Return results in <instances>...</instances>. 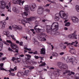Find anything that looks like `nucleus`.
I'll list each match as a JSON object with an SVG mask.
<instances>
[{"label":"nucleus","instance_id":"nucleus-1","mask_svg":"<svg viewBox=\"0 0 79 79\" xmlns=\"http://www.w3.org/2000/svg\"><path fill=\"white\" fill-rule=\"evenodd\" d=\"M59 27V25H58V23L56 22H54L52 23L51 28H50V27H48L47 28L46 31L48 33H50L51 31H53L55 32L58 30V27Z\"/></svg>","mask_w":79,"mask_h":79},{"label":"nucleus","instance_id":"nucleus-2","mask_svg":"<svg viewBox=\"0 0 79 79\" xmlns=\"http://www.w3.org/2000/svg\"><path fill=\"white\" fill-rule=\"evenodd\" d=\"M58 66L60 68H61V70L65 71L63 73V74L64 75L66 74H67V73H70V71L68 70V65L67 64H64L63 63L60 62L58 63Z\"/></svg>","mask_w":79,"mask_h":79},{"label":"nucleus","instance_id":"nucleus-3","mask_svg":"<svg viewBox=\"0 0 79 79\" xmlns=\"http://www.w3.org/2000/svg\"><path fill=\"white\" fill-rule=\"evenodd\" d=\"M25 10L26 12H23L22 14L23 16H27L28 14H30V11H29V6L26 5L25 7Z\"/></svg>","mask_w":79,"mask_h":79},{"label":"nucleus","instance_id":"nucleus-4","mask_svg":"<svg viewBox=\"0 0 79 79\" xmlns=\"http://www.w3.org/2000/svg\"><path fill=\"white\" fill-rule=\"evenodd\" d=\"M66 61H67V63H68V61L70 63H72L73 65H76V64H77V60L76 59H73L72 58H71L70 59H67V60H66Z\"/></svg>","mask_w":79,"mask_h":79},{"label":"nucleus","instance_id":"nucleus-5","mask_svg":"<svg viewBox=\"0 0 79 79\" xmlns=\"http://www.w3.org/2000/svg\"><path fill=\"white\" fill-rule=\"evenodd\" d=\"M59 14H60V16L62 19H68V14L64 13V11H61L60 12Z\"/></svg>","mask_w":79,"mask_h":79},{"label":"nucleus","instance_id":"nucleus-6","mask_svg":"<svg viewBox=\"0 0 79 79\" xmlns=\"http://www.w3.org/2000/svg\"><path fill=\"white\" fill-rule=\"evenodd\" d=\"M6 42H7V43H9V44H11V48H12V49H15V48H18V46H17L16 45L14 44V43H12V42H11V40H6Z\"/></svg>","mask_w":79,"mask_h":79},{"label":"nucleus","instance_id":"nucleus-7","mask_svg":"<svg viewBox=\"0 0 79 79\" xmlns=\"http://www.w3.org/2000/svg\"><path fill=\"white\" fill-rule=\"evenodd\" d=\"M37 5L35 4H31L30 5V9L32 11H34Z\"/></svg>","mask_w":79,"mask_h":79},{"label":"nucleus","instance_id":"nucleus-8","mask_svg":"<svg viewBox=\"0 0 79 79\" xmlns=\"http://www.w3.org/2000/svg\"><path fill=\"white\" fill-rule=\"evenodd\" d=\"M37 26H38V25H36L34 27V29L36 31L37 33H42V29H40L39 28H36Z\"/></svg>","mask_w":79,"mask_h":79},{"label":"nucleus","instance_id":"nucleus-9","mask_svg":"<svg viewBox=\"0 0 79 79\" xmlns=\"http://www.w3.org/2000/svg\"><path fill=\"white\" fill-rule=\"evenodd\" d=\"M25 55L27 57V58L26 57V58L25 59L26 61L24 62V64H27V60L28 61H29V60H30V59H31V56L29 54H26Z\"/></svg>","mask_w":79,"mask_h":79},{"label":"nucleus","instance_id":"nucleus-10","mask_svg":"<svg viewBox=\"0 0 79 79\" xmlns=\"http://www.w3.org/2000/svg\"><path fill=\"white\" fill-rule=\"evenodd\" d=\"M12 27L14 29H19V30H21L22 29V27L21 26H17L16 25H14L12 26Z\"/></svg>","mask_w":79,"mask_h":79},{"label":"nucleus","instance_id":"nucleus-11","mask_svg":"<svg viewBox=\"0 0 79 79\" xmlns=\"http://www.w3.org/2000/svg\"><path fill=\"white\" fill-rule=\"evenodd\" d=\"M18 47V46H17ZM17 48H16L15 49H12L13 50H12V48H8V50L9 51H10L11 52H13L14 53H18V50L17 49Z\"/></svg>","mask_w":79,"mask_h":79},{"label":"nucleus","instance_id":"nucleus-12","mask_svg":"<svg viewBox=\"0 0 79 79\" xmlns=\"http://www.w3.org/2000/svg\"><path fill=\"white\" fill-rule=\"evenodd\" d=\"M77 42V41H75L74 42H72V43H68V42H66L65 43H64V44H67V45H73V44H75L76 45H77V44H78V42Z\"/></svg>","mask_w":79,"mask_h":79},{"label":"nucleus","instance_id":"nucleus-13","mask_svg":"<svg viewBox=\"0 0 79 79\" xmlns=\"http://www.w3.org/2000/svg\"><path fill=\"white\" fill-rule=\"evenodd\" d=\"M55 18L54 19L56 21H59L60 18H59V17L60 16V13H57L55 15Z\"/></svg>","mask_w":79,"mask_h":79},{"label":"nucleus","instance_id":"nucleus-14","mask_svg":"<svg viewBox=\"0 0 79 79\" xmlns=\"http://www.w3.org/2000/svg\"><path fill=\"white\" fill-rule=\"evenodd\" d=\"M35 19V17H31L28 18H26V20L27 21H29V22H30V21H32L34 20Z\"/></svg>","mask_w":79,"mask_h":79},{"label":"nucleus","instance_id":"nucleus-15","mask_svg":"<svg viewBox=\"0 0 79 79\" xmlns=\"http://www.w3.org/2000/svg\"><path fill=\"white\" fill-rule=\"evenodd\" d=\"M71 19L73 23H77L78 22V19L76 17H73L71 18Z\"/></svg>","mask_w":79,"mask_h":79},{"label":"nucleus","instance_id":"nucleus-16","mask_svg":"<svg viewBox=\"0 0 79 79\" xmlns=\"http://www.w3.org/2000/svg\"><path fill=\"white\" fill-rule=\"evenodd\" d=\"M73 47L71 45H70L69 46V48L72 49V52H71V53L75 54L74 52H76V50L75 49H73Z\"/></svg>","mask_w":79,"mask_h":79},{"label":"nucleus","instance_id":"nucleus-17","mask_svg":"<svg viewBox=\"0 0 79 79\" xmlns=\"http://www.w3.org/2000/svg\"><path fill=\"white\" fill-rule=\"evenodd\" d=\"M5 22V21H3V22H1V23L2 28H4L5 27V24H6V23Z\"/></svg>","mask_w":79,"mask_h":79},{"label":"nucleus","instance_id":"nucleus-18","mask_svg":"<svg viewBox=\"0 0 79 79\" xmlns=\"http://www.w3.org/2000/svg\"><path fill=\"white\" fill-rule=\"evenodd\" d=\"M40 54H43V55L45 54V50L44 48H42L41 50Z\"/></svg>","mask_w":79,"mask_h":79},{"label":"nucleus","instance_id":"nucleus-19","mask_svg":"<svg viewBox=\"0 0 79 79\" xmlns=\"http://www.w3.org/2000/svg\"><path fill=\"white\" fill-rule=\"evenodd\" d=\"M29 23V24H31V22L29 21H26L25 20H22V24H23V25H25V23Z\"/></svg>","mask_w":79,"mask_h":79},{"label":"nucleus","instance_id":"nucleus-20","mask_svg":"<svg viewBox=\"0 0 79 79\" xmlns=\"http://www.w3.org/2000/svg\"><path fill=\"white\" fill-rule=\"evenodd\" d=\"M76 31H75L74 33H73L74 34H73L72 35V39H77V37H76V36H77V35H76Z\"/></svg>","mask_w":79,"mask_h":79},{"label":"nucleus","instance_id":"nucleus-21","mask_svg":"<svg viewBox=\"0 0 79 79\" xmlns=\"http://www.w3.org/2000/svg\"><path fill=\"white\" fill-rule=\"evenodd\" d=\"M0 69L1 70L6 71V69H5L4 68H3V63H1L0 64Z\"/></svg>","mask_w":79,"mask_h":79},{"label":"nucleus","instance_id":"nucleus-22","mask_svg":"<svg viewBox=\"0 0 79 79\" xmlns=\"http://www.w3.org/2000/svg\"><path fill=\"white\" fill-rule=\"evenodd\" d=\"M54 74L55 77H58L59 76V75H60V74H59V73L56 71L54 72Z\"/></svg>","mask_w":79,"mask_h":79},{"label":"nucleus","instance_id":"nucleus-23","mask_svg":"<svg viewBox=\"0 0 79 79\" xmlns=\"http://www.w3.org/2000/svg\"><path fill=\"white\" fill-rule=\"evenodd\" d=\"M52 55L53 56H56V57L58 56V54L55 52H52Z\"/></svg>","mask_w":79,"mask_h":79},{"label":"nucleus","instance_id":"nucleus-24","mask_svg":"<svg viewBox=\"0 0 79 79\" xmlns=\"http://www.w3.org/2000/svg\"><path fill=\"white\" fill-rule=\"evenodd\" d=\"M12 58L14 60H17V61H18V63H19V61H20V59H19V58H16L15 57H13Z\"/></svg>","mask_w":79,"mask_h":79},{"label":"nucleus","instance_id":"nucleus-25","mask_svg":"<svg viewBox=\"0 0 79 79\" xmlns=\"http://www.w3.org/2000/svg\"><path fill=\"white\" fill-rule=\"evenodd\" d=\"M74 33L71 34L69 35L68 36V37L70 39H73V34H74Z\"/></svg>","mask_w":79,"mask_h":79},{"label":"nucleus","instance_id":"nucleus-26","mask_svg":"<svg viewBox=\"0 0 79 79\" xmlns=\"http://www.w3.org/2000/svg\"><path fill=\"white\" fill-rule=\"evenodd\" d=\"M6 7V6H4V5H1L0 6V9H2V10H4Z\"/></svg>","mask_w":79,"mask_h":79},{"label":"nucleus","instance_id":"nucleus-27","mask_svg":"<svg viewBox=\"0 0 79 79\" xmlns=\"http://www.w3.org/2000/svg\"><path fill=\"white\" fill-rule=\"evenodd\" d=\"M13 11L15 13H18V10L15 7H14L13 9Z\"/></svg>","mask_w":79,"mask_h":79},{"label":"nucleus","instance_id":"nucleus-28","mask_svg":"<svg viewBox=\"0 0 79 79\" xmlns=\"http://www.w3.org/2000/svg\"><path fill=\"white\" fill-rule=\"evenodd\" d=\"M38 13L39 14H42L43 13V10L42 9L38 10Z\"/></svg>","mask_w":79,"mask_h":79},{"label":"nucleus","instance_id":"nucleus-29","mask_svg":"<svg viewBox=\"0 0 79 79\" xmlns=\"http://www.w3.org/2000/svg\"><path fill=\"white\" fill-rule=\"evenodd\" d=\"M55 71H56V72L59 73H61V70H60L56 68H55Z\"/></svg>","mask_w":79,"mask_h":79},{"label":"nucleus","instance_id":"nucleus-30","mask_svg":"<svg viewBox=\"0 0 79 79\" xmlns=\"http://www.w3.org/2000/svg\"><path fill=\"white\" fill-rule=\"evenodd\" d=\"M75 9L77 12H79V6L78 5H76L75 7Z\"/></svg>","mask_w":79,"mask_h":79},{"label":"nucleus","instance_id":"nucleus-31","mask_svg":"<svg viewBox=\"0 0 79 79\" xmlns=\"http://www.w3.org/2000/svg\"><path fill=\"white\" fill-rule=\"evenodd\" d=\"M3 47V43L2 42H0V51H1Z\"/></svg>","mask_w":79,"mask_h":79},{"label":"nucleus","instance_id":"nucleus-32","mask_svg":"<svg viewBox=\"0 0 79 79\" xmlns=\"http://www.w3.org/2000/svg\"><path fill=\"white\" fill-rule=\"evenodd\" d=\"M1 5L6 6V3L5 2V1H1Z\"/></svg>","mask_w":79,"mask_h":79},{"label":"nucleus","instance_id":"nucleus-33","mask_svg":"<svg viewBox=\"0 0 79 79\" xmlns=\"http://www.w3.org/2000/svg\"><path fill=\"white\" fill-rule=\"evenodd\" d=\"M21 1L20 0H17L16 1V3L19 4L20 5H21Z\"/></svg>","mask_w":79,"mask_h":79},{"label":"nucleus","instance_id":"nucleus-34","mask_svg":"<svg viewBox=\"0 0 79 79\" xmlns=\"http://www.w3.org/2000/svg\"><path fill=\"white\" fill-rule=\"evenodd\" d=\"M75 78L76 79H79V74H76L75 76Z\"/></svg>","mask_w":79,"mask_h":79},{"label":"nucleus","instance_id":"nucleus-35","mask_svg":"<svg viewBox=\"0 0 79 79\" xmlns=\"http://www.w3.org/2000/svg\"><path fill=\"white\" fill-rule=\"evenodd\" d=\"M37 39L39 40H41V39L42 38H41V35H37Z\"/></svg>","mask_w":79,"mask_h":79},{"label":"nucleus","instance_id":"nucleus-36","mask_svg":"<svg viewBox=\"0 0 79 79\" xmlns=\"http://www.w3.org/2000/svg\"><path fill=\"white\" fill-rule=\"evenodd\" d=\"M27 48H26V47L24 48V49L25 50H28V51H31V48H27Z\"/></svg>","mask_w":79,"mask_h":79},{"label":"nucleus","instance_id":"nucleus-37","mask_svg":"<svg viewBox=\"0 0 79 79\" xmlns=\"http://www.w3.org/2000/svg\"><path fill=\"white\" fill-rule=\"evenodd\" d=\"M29 70H26L24 72V74H25V75H27V74H28V73H29Z\"/></svg>","mask_w":79,"mask_h":79},{"label":"nucleus","instance_id":"nucleus-38","mask_svg":"<svg viewBox=\"0 0 79 79\" xmlns=\"http://www.w3.org/2000/svg\"><path fill=\"white\" fill-rule=\"evenodd\" d=\"M5 34L6 35L7 37H10V35H9V33L6 32Z\"/></svg>","mask_w":79,"mask_h":79},{"label":"nucleus","instance_id":"nucleus-39","mask_svg":"<svg viewBox=\"0 0 79 79\" xmlns=\"http://www.w3.org/2000/svg\"><path fill=\"white\" fill-rule=\"evenodd\" d=\"M2 42V45H3V43L4 44H6V45H9V44L6 43V42H5L3 41H2V42Z\"/></svg>","mask_w":79,"mask_h":79},{"label":"nucleus","instance_id":"nucleus-40","mask_svg":"<svg viewBox=\"0 0 79 79\" xmlns=\"http://www.w3.org/2000/svg\"><path fill=\"white\" fill-rule=\"evenodd\" d=\"M70 25V23L69 22H67L65 23V26H69Z\"/></svg>","mask_w":79,"mask_h":79},{"label":"nucleus","instance_id":"nucleus-41","mask_svg":"<svg viewBox=\"0 0 79 79\" xmlns=\"http://www.w3.org/2000/svg\"><path fill=\"white\" fill-rule=\"evenodd\" d=\"M46 39L43 37V38H41V41H46Z\"/></svg>","mask_w":79,"mask_h":79},{"label":"nucleus","instance_id":"nucleus-42","mask_svg":"<svg viewBox=\"0 0 79 79\" xmlns=\"http://www.w3.org/2000/svg\"><path fill=\"white\" fill-rule=\"evenodd\" d=\"M45 63L43 62L42 64L39 65V66H44V65H45Z\"/></svg>","mask_w":79,"mask_h":79},{"label":"nucleus","instance_id":"nucleus-43","mask_svg":"<svg viewBox=\"0 0 79 79\" xmlns=\"http://www.w3.org/2000/svg\"><path fill=\"white\" fill-rule=\"evenodd\" d=\"M18 22H19V23H22L23 24V20H21V19L19 20Z\"/></svg>","mask_w":79,"mask_h":79},{"label":"nucleus","instance_id":"nucleus-44","mask_svg":"<svg viewBox=\"0 0 79 79\" xmlns=\"http://www.w3.org/2000/svg\"><path fill=\"white\" fill-rule=\"evenodd\" d=\"M30 30L31 31H32V32H33V34H35V32L34 31V29H31Z\"/></svg>","mask_w":79,"mask_h":79},{"label":"nucleus","instance_id":"nucleus-45","mask_svg":"<svg viewBox=\"0 0 79 79\" xmlns=\"http://www.w3.org/2000/svg\"><path fill=\"white\" fill-rule=\"evenodd\" d=\"M37 53H38V52L37 51H35V52H33V54L34 55H37Z\"/></svg>","mask_w":79,"mask_h":79},{"label":"nucleus","instance_id":"nucleus-46","mask_svg":"<svg viewBox=\"0 0 79 79\" xmlns=\"http://www.w3.org/2000/svg\"><path fill=\"white\" fill-rule=\"evenodd\" d=\"M19 75H21V73H20V72H18V73L17 74V76L19 77H20V76Z\"/></svg>","mask_w":79,"mask_h":79},{"label":"nucleus","instance_id":"nucleus-47","mask_svg":"<svg viewBox=\"0 0 79 79\" xmlns=\"http://www.w3.org/2000/svg\"><path fill=\"white\" fill-rule=\"evenodd\" d=\"M60 47H63V43H61L60 44Z\"/></svg>","mask_w":79,"mask_h":79},{"label":"nucleus","instance_id":"nucleus-48","mask_svg":"<svg viewBox=\"0 0 79 79\" xmlns=\"http://www.w3.org/2000/svg\"><path fill=\"white\" fill-rule=\"evenodd\" d=\"M34 58L36 59H39V56H34Z\"/></svg>","mask_w":79,"mask_h":79},{"label":"nucleus","instance_id":"nucleus-49","mask_svg":"<svg viewBox=\"0 0 79 79\" xmlns=\"http://www.w3.org/2000/svg\"><path fill=\"white\" fill-rule=\"evenodd\" d=\"M16 2L17 1H15V0H13V3H16Z\"/></svg>","mask_w":79,"mask_h":79},{"label":"nucleus","instance_id":"nucleus-50","mask_svg":"<svg viewBox=\"0 0 79 79\" xmlns=\"http://www.w3.org/2000/svg\"><path fill=\"white\" fill-rule=\"evenodd\" d=\"M10 37H11V38H12V39H13L14 38V37H15V36L14 35H10Z\"/></svg>","mask_w":79,"mask_h":79},{"label":"nucleus","instance_id":"nucleus-51","mask_svg":"<svg viewBox=\"0 0 79 79\" xmlns=\"http://www.w3.org/2000/svg\"><path fill=\"white\" fill-rule=\"evenodd\" d=\"M19 43V45H20L21 46H22V45H23V42H20Z\"/></svg>","mask_w":79,"mask_h":79},{"label":"nucleus","instance_id":"nucleus-52","mask_svg":"<svg viewBox=\"0 0 79 79\" xmlns=\"http://www.w3.org/2000/svg\"><path fill=\"white\" fill-rule=\"evenodd\" d=\"M42 7L41 6H39L38 8V10H42Z\"/></svg>","mask_w":79,"mask_h":79},{"label":"nucleus","instance_id":"nucleus-53","mask_svg":"<svg viewBox=\"0 0 79 79\" xmlns=\"http://www.w3.org/2000/svg\"><path fill=\"white\" fill-rule=\"evenodd\" d=\"M45 11H47V12H48V13H50V10L48 9H46Z\"/></svg>","mask_w":79,"mask_h":79},{"label":"nucleus","instance_id":"nucleus-54","mask_svg":"<svg viewBox=\"0 0 79 79\" xmlns=\"http://www.w3.org/2000/svg\"><path fill=\"white\" fill-rule=\"evenodd\" d=\"M64 52H60V55H64Z\"/></svg>","mask_w":79,"mask_h":79},{"label":"nucleus","instance_id":"nucleus-55","mask_svg":"<svg viewBox=\"0 0 79 79\" xmlns=\"http://www.w3.org/2000/svg\"><path fill=\"white\" fill-rule=\"evenodd\" d=\"M34 67H31L30 68V69H34Z\"/></svg>","mask_w":79,"mask_h":79},{"label":"nucleus","instance_id":"nucleus-56","mask_svg":"<svg viewBox=\"0 0 79 79\" xmlns=\"http://www.w3.org/2000/svg\"><path fill=\"white\" fill-rule=\"evenodd\" d=\"M35 23V24H39V22L38 21H36Z\"/></svg>","mask_w":79,"mask_h":79},{"label":"nucleus","instance_id":"nucleus-57","mask_svg":"<svg viewBox=\"0 0 79 79\" xmlns=\"http://www.w3.org/2000/svg\"><path fill=\"white\" fill-rule=\"evenodd\" d=\"M28 53H29L30 54H32L33 53V52H28Z\"/></svg>","mask_w":79,"mask_h":79},{"label":"nucleus","instance_id":"nucleus-58","mask_svg":"<svg viewBox=\"0 0 79 79\" xmlns=\"http://www.w3.org/2000/svg\"><path fill=\"white\" fill-rule=\"evenodd\" d=\"M5 7L6 8V9H9V6H8V5L6 6Z\"/></svg>","mask_w":79,"mask_h":79},{"label":"nucleus","instance_id":"nucleus-59","mask_svg":"<svg viewBox=\"0 0 79 79\" xmlns=\"http://www.w3.org/2000/svg\"><path fill=\"white\" fill-rule=\"evenodd\" d=\"M6 57H3L2 58V60L3 61H5V60H6Z\"/></svg>","mask_w":79,"mask_h":79},{"label":"nucleus","instance_id":"nucleus-60","mask_svg":"<svg viewBox=\"0 0 79 79\" xmlns=\"http://www.w3.org/2000/svg\"><path fill=\"white\" fill-rule=\"evenodd\" d=\"M59 34L60 33L59 32H56L55 34H56L57 35H59Z\"/></svg>","mask_w":79,"mask_h":79},{"label":"nucleus","instance_id":"nucleus-61","mask_svg":"<svg viewBox=\"0 0 79 79\" xmlns=\"http://www.w3.org/2000/svg\"><path fill=\"white\" fill-rule=\"evenodd\" d=\"M10 70L11 71H15V70L14 69H12V68H10Z\"/></svg>","mask_w":79,"mask_h":79},{"label":"nucleus","instance_id":"nucleus-62","mask_svg":"<svg viewBox=\"0 0 79 79\" xmlns=\"http://www.w3.org/2000/svg\"><path fill=\"white\" fill-rule=\"evenodd\" d=\"M24 2H25L24 1H22L21 2V4H22V5H23V3H24Z\"/></svg>","mask_w":79,"mask_h":79},{"label":"nucleus","instance_id":"nucleus-63","mask_svg":"<svg viewBox=\"0 0 79 79\" xmlns=\"http://www.w3.org/2000/svg\"><path fill=\"white\" fill-rule=\"evenodd\" d=\"M71 75H72V74H74V73L73 72H71Z\"/></svg>","mask_w":79,"mask_h":79},{"label":"nucleus","instance_id":"nucleus-64","mask_svg":"<svg viewBox=\"0 0 79 79\" xmlns=\"http://www.w3.org/2000/svg\"><path fill=\"white\" fill-rule=\"evenodd\" d=\"M64 30H65V31H67V30H68V28L67 27H65L64 28Z\"/></svg>","mask_w":79,"mask_h":79}]
</instances>
